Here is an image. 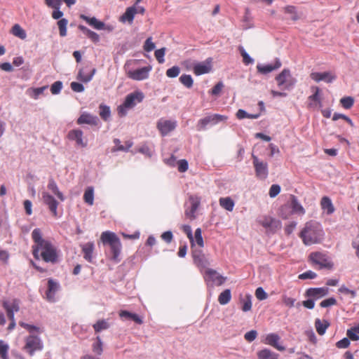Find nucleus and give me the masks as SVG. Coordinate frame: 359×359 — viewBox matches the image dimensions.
<instances>
[{
	"label": "nucleus",
	"instance_id": "864d4df0",
	"mask_svg": "<svg viewBox=\"0 0 359 359\" xmlns=\"http://www.w3.org/2000/svg\"><path fill=\"white\" fill-rule=\"evenodd\" d=\"M62 82L57 81L54 82L50 86V91L53 95H57L60 93L62 88Z\"/></svg>",
	"mask_w": 359,
	"mask_h": 359
},
{
	"label": "nucleus",
	"instance_id": "7c9ffc66",
	"mask_svg": "<svg viewBox=\"0 0 359 359\" xmlns=\"http://www.w3.org/2000/svg\"><path fill=\"white\" fill-rule=\"evenodd\" d=\"M95 72L96 69L93 68L91 72L88 74H85L84 69H80L76 76V79L77 80L86 83L90 82L93 79Z\"/></svg>",
	"mask_w": 359,
	"mask_h": 359
},
{
	"label": "nucleus",
	"instance_id": "603ef678",
	"mask_svg": "<svg viewBox=\"0 0 359 359\" xmlns=\"http://www.w3.org/2000/svg\"><path fill=\"white\" fill-rule=\"evenodd\" d=\"M252 309L251 295L247 294L245 299L243 300L242 310L244 312L250 311Z\"/></svg>",
	"mask_w": 359,
	"mask_h": 359
},
{
	"label": "nucleus",
	"instance_id": "a18cd8bd",
	"mask_svg": "<svg viewBox=\"0 0 359 359\" xmlns=\"http://www.w3.org/2000/svg\"><path fill=\"white\" fill-rule=\"evenodd\" d=\"M3 306L5 310L12 311L14 313L18 312L20 309L19 304L17 300H13L12 303L4 302Z\"/></svg>",
	"mask_w": 359,
	"mask_h": 359
},
{
	"label": "nucleus",
	"instance_id": "bf43d9fd",
	"mask_svg": "<svg viewBox=\"0 0 359 359\" xmlns=\"http://www.w3.org/2000/svg\"><path fill=\"white\" fill-rule=\"evenodd\" d=\"M337 304V300L334 297H330L326 299L323 300L320 303V306L323 308H327L329 306H334Z\"/></svg>",
	"mask_w": 359,
	"mask_h": 359
},
{
	"label": "nucleus",
	"instance_id": "9b49d317",
	"mask_svg": "<svg viewBox=\"0 0 359 359\" xmlns=\"http://www.w3.org/2000/svg\"><path fill=\"white\" fill-rule=\"evenodd\" d=\"M177 123L175 121L160 119L157 123V128L162 136L167 135L169 133L175 130Z\"/></svg>",
	"mask_w": 359,
	"mask_h": 359
},
{
	"label": "nucleus",
	"instance_id": "37998d69",
	"mask_svg": "<svg viewBox=\"0 0 359 359\" xmlns=\"http://www.w3.org/2000/svg\"><path fill=\"white\" fill-rule=\"evenodd\" d=\"M238 50L241 56L243 57V62L245 65H248L254 63V59L250 56V55L245 51L243 46H239Z\"/></svg>",
	"mask_w": 359,
	"mask_h": 359
},
{
	"label": "nucleus",
	"instance_id": "c85d7f7f",
	"mask_svg": "<svg viewBox=\"0 0 359 359\" xmlns=\"http://www.w3.org/2000/svg\"><path fill=\"white\" fill-rule=\"evenodd\" d=\"M330 325V324L327 320H320V318L315 320V327L318 334L320 335H323Z\"/></svg>",
	"mask_w": 359,
	"mask_h": 359
},
{
	"label": "nucleus",
	"instance_id": "c03bdc74",
	"mask_svg": "<svg viewBox=\"0 0 359 359\" xmlns=\"http://www.w3.org/2000/svg\"><path fill=\"white\" fill-rule=\"evenodd\" d=\"M180 81L187 88H191L194 84V80L189 74H182L180 77Z\"/></svg>",
	"mask_w": 359,
	"mask_h": 359
},
{
	"label": "nucleus",
	"instance_id": "0e129e2a",
	"mask_svg": "<svg viewBox=\"0 0 359 359\" xmlns=\"http://www.w3.org/2000/svg\"><path fill=\"white\" fill-rule=\"evenodd\" d=\"M20 325L22 327L27 329L31 334H33L34 332H39L40 330L39 327L23 322L20 323Z\"/></svg>",
	"mask_w": 359,
	"mask_h": 359
},
{
	"label": "nucleus",
	"instance_id": "13d9d810",
	"mask_svg": "<svg viewBox=\"0 0 359 359\" xmlns=\"http://www.w3.org/2000/svg\"><path fill=\"white\" fill-rule=\"evenodd\" d=\"M255 297L257 299L262 301L267 299L268 294L262 287H259L255 290Z\"/></svg>",
	"mask_w": 359,
	"mask_h": 359
},
{
	"label": "nucleus",
	"instance_id": "6e6552de",
	"mask_svg": "<svg viewBox=\"0 0 359 359\" xmlns=\"http://www.w3.org/2000/svg\"><path fill=\"white\" fill-rule=\"evenodd\" d=\"M42 348L43 344L39 337L31 334L27 337L25 349L30 355H33L35 351H41Z\"/></svg>",
	"mask_w": 359,
	"mask_h": 359
},
{
	"label": "nucleus",
	"instance_id": "a878e982",
	"mask_svg": "<svg viewBox=\"0 0 359 359\" xmlns=\"http://www.w3.org/2000/svg\"><path fill=\"white\" fill-rule=\"evenodd\" d=\"M193 258L194 263L201 268L205 269L210 265L208 258L201 251L194 252Z\"/></svg>",
	"mask_w": 359,
	"mask_h": 359
},
{
	"label": "nucleus",
	"instance_id": "2f4dec72",
	"mask_svg": "<svg viewBox=\"0 0 359 359\" xmlns=\"http://www.w3.org/2000/svg\"><path fill=\"white\" fill-rule=\"evenodd\" d=\"M322 209L327 214L331 215L334 211V208L332 203L331 199L327 196H324L320 202Z\"/></svg>",
	"mask_w": 359,
	"mask_h": 359
},
{
	"label": "nucleus",
	"instance_id": "f3484780",
	"mask_svg": "<svg viewBox=\"0 0 359 359\" xmlns=\"http://www.w3.org/2000/svg\"><path fill=\"white\" fill-rule=\"evenodd\" d=\"M100 120L97 116L88 112L82 113L76 121L79 125L88 124L90 126H97Z\"/></svg>",
	"mask_w": 359,
	"mask_h": 359
},
{
	"label": "nucleus",
	"instance_id": "393cba45",
	"mask_svg": "<svg viewBox=\"0 0 359 359\" xmlns=\"http://www.w3.org/2000/svg\"><path fill=\"white\" fill-rule=\"evenodd\" d=\"M59 285L52 279L48 281V290L46 292V299L49 302H55V294L57 291Z\"/></svg>",
	"mask_w": 359,
	"mask_h": 359
},
{
	"label": "nucleus",
	"instance_id": "a19ab883",
	"mask_svg": "<svg viewBox=\"0 0 359 359\" xmlns=\"http://www.w3.org/2000/svg\"><path fill=\"white\" fill-rule=\"evenodd\" d=\"M11 33L20 39H25L27 36L26 32L18 24L13 26Z\"/></svg>",
	"mask_w": 359,
	"mask_h": 359
},
{
	"label": "nucleus",
	"instance_id": "c756f323",
	"mask_svg": "<svg viewBox=\"0 0 359 359\" xmlns=\"http://www.w3.org/2000/svg\"><path fill=\"white\" fill-rule=\"evenodd\" d=\"M48 189L52 191L53 194H55L58 199L61 201H64L65 200V197L63 194L59 190V188L53 178H50L48 184Z\"/></svg>",
	"mask_w": 359,
	"mask_h": 359
},
{
	"label": "nucleus",
	"instance_id": "72a5a7b5",
	"mask_svg": "<svg viewBox=\"0 0 359 359\" xmlns=\"http://www.w3.org/2000/svg\"><path fill=\"white\" fill-rule=\"evenodd\" d=\"M258 359H278V354L268 348H264L257 352Z\"/></svg>",
	"mask_w": 359,
	"mask_h": 359
},
{
	"label": "nucleus",
	"instance_id": "cd10ccee",
	"mask_svg": "<svg viewBox=\"0 0 359 359\" xmlns=\"http://www.w3.org/2000/svg\"><path fill=\"white\" fill-rule=\"evenodd\" d=\"M135 7H128L126 8L125 13L120 17L119 20L123 23L128 22L131 25L135 15Z\"/></svg>",
	"mask_w": 359,
	"mask_h": 359
},
{
	"label": "nucleus",
	"instance_id": "5701e85b",
	"mask_svg": "<svg viewBox=\"0 0 359 359\" xmlns=\"http://www.w3.org/2000/svg\"><path fill=\"white\" fill-rule=\"evenodd\" d=\"M80 18L85 20L90 26L93 27L97 30H103L106 29L105 24L98 20L95 17L90 18L84 14L80 15Z\"/></svg>",
	"mask_w": 359,
	"mask_h": 359
},
{
	"label": "nucleus",
	"instance_id": "473e14b6",
	"mask_svg": "<svg viewBox=\"0 0 359 359\" xmlns=\"http://www.w3.org/2000/svg\"><path fill=\"white\" fill-rule=\"evenodd\" d=\"M291 208L292 211L294 213L304 215L305 213V210L303 206L300 204L298 199L296 196H291Z\"/></svg>",
	"mask_w": 359,
	"mask_h": 359
},
{
	"label": "nucleus",
	"instance_id": "9d476101",
	"mask_svg": "<svg viewBox=\"0 0 359 359\" xmlns=\"http://www.w3.org/2000/svg\"><path fill=\"white\" fill-rule=\"evenodd\" d=\"M259 223L268 231L274 233L281 226L280 222L271 217L264 216L258 220Z\"/></svg>",
	"mask_w": 359,
	"mask_h": 359
},
{
	"label": "nucleus",
	"instance_id": "e2e57ef3",
	"mask_svg": "<svg viewBox=\"0 0 359 359\" xmlns=\"http://www.w3.org/2000/svg\"><path fill=\"white\" fill-rule=\"evenodd\" d=\"M143 48L147 52H151L155 48V43L152 41L151 37H149L146 39Z\"/></svg>",
	"mask_w": 359,
	"mask_h": 359
},
{
	"label": "nucleus",
	"instance_id": "423d86ee",
	"mask_svg": "<svg viewBox=\"0 0 359 359\" xmlns=\"http://www.w3.org/2000/svg\"><path fill=\"white\" fill-rule=\"evenodd\" d=\"M226 119V116L217 114L207 116L198 121L196 126L197 130H204L208 126H215L219 122L225 121Z\"/></svg>",
	"mask_w": 359,
	"mask_h": 359
},
{
	"label": "nucleus",
	"instance_id": "3c124183",
	"mask_svg": "<svg viewBox=\"0 0 359 359\" xmlns=\"http://www.w3.org/2000/svg\"><path fill=\"white\" fill-rule=\"evenodd\" d=\"M180 73V68L178 66H173L166 71V76L168 78H176Z\"/></svg>",
	"mask_w": 359,
	"mask_h": 359
},
{
	"label": "nucleus",
	"instance_id": "412c9836",
	"mask_svg": "<svg viewBox=\"0 0 359 359\" xmlns=\"http://www.w3.org/2000/svg\"><path fill=\"white\" fill-rule=\"evenodd\" d=\"M205 276L208 277L209 280L215 283L217 285H222L226 280V277H224L215 270L211 269H208L205 271Z\"/></svg>",
	"mask_w": 359,
	"mask_h": 359
},
{
	"label": "nucleus",
	"instance_id": "a211bd4d",
	"mask_svg": "<svg viewBox=\"0 0 359 359\" xmlns=\"http://www.w3.org/2000/svg\"><path fill=\"white\" fill-rule=\"evenodd\" d=\"M190 206L187 207L185 210V215L190 219H194L196 218V212L198 208L200 201L194 197L193 196H189Z\"/></svg>",
	"mask_w": 359,
	"mask_h": 359
},
{
	"label": "nucleus",
	"instance_id": "338daca9",
	"mask_svg": "<svg viewBox=\"0 0 359 359\" xmlns=\"http://www.w3.org/2000/svg\"><path fill=\"white\" fill-rule=\"evenodd\" d=\"M71 88L74 92L82 93L84 91L85 88L82 83L73 81L70 84Z\"/></svg>",
	"mask_w": 359,
	"mask_h": 359
},
{
	"label": "nucleus",
	"instance_id": "ea45409f",
	"mask_svg": "<svg viewBox=\"0 0 359 359\" xmlns=\"http://www.w3.org/2000/svg\"><path fill=\"white\" fill-rule=\"evenodd\" d=\"M347 338L349 340L357 341L359 339V324L348 329L346 332Z\"/></svg>",
	"mask_w": 359,
	"mask_h": 359
},
{
	"label": "nucleus",
	"instance_id": "de8ad7c7",
	"mask_svg": "<svg viewBox=\"0 0 359 359\" xmlns=\"http://www.w3.org/2000/svg\"><path fill=\"white\" fill-rule=\"evenodd\" d=\"M68 24V20L65 18H61L57 22V25L59 27L60 35L61 36H65L67 35V26Z\"/></svg>",
	"mask_w": 359,
	"mask_h": 359
},
{
	"label": "nucleus",
	"instance_id": "f257e3e1",
	"mask_svg": "<svg viewBox=\"0 0 359 359\" xmlns=\"http://www.w3.org/2000/svg\"><path fill=\"white\" fill-rule=\"evenodd\" d=\"M32 238L34 243L32 246V252L35 259L40 257L46 262L55 264L57 262V254L55 247L52 243L42 236L41 230L34 229L32 233Z\"/></svg>",
	"mask_w": 359,
	"mask_h": 359
},
{
	"label": "nucleus",
	"instance_id": "dca6fc26",
	"mask_svg": "<svg viewBox=\"0 0 359 359\" xmlns=\"http://www.w3.org/2000/svg\"><path fill=\"white\" fill-rule=\"evenodd\" d=\"M280 340V337L276 333H270L266 334L264 343L266 344L270 345L277 349L278 351H283L285 349V347L279 344V341Z\"/></svg>",
	"mask_w": 359,
	"mask_h": 359
},
{
	"label": "nucleus",
	"instance_id": "2eb2a0df",
	"mask_svg": "<svg viewBox=\"0 0 359 359\" xmlns=\"http://www.w3.org/2000/svg\"><path fill=\"white\" fill-rule=\"evenodd\" d=\"M281 65L282 63L280 60L278 58H276L274 64H258L257 65V69L259 74L266 75L271 73V72L279 69L281 67Z\"/></svg>",
	"mask_w": 359,
	"mask_h": 359
},
{
	"label": "nucleus",
	"instance_id": "ddd939ff",
	"mask_svg": "<svg viewBox=\"0 0 359 359\" xmlns=\"http://www.w3.org/2000/svg\"><path fill=\"white\" fill-rule=\"evenodd\" d=\"M144 94L140 91H135L128 94L123 102L124 107L131 109L134 107L137 102H141L144 99Z\"/></svg>",
	"mask_w": 359,
	"mask_h": 359
},
{
	"label": "nucleus",
	"instance_id": "c9c22d12",
	"mask_svg": "<svg viewBox=\"0 0 359 359\" xmlns=\"http://www.w3.org/2000/svg\"><path fill=\"white\" fill-rule=\"evenodd\" d=\"M219 205L228 211H232L233 210L235 203L233 199L230 197L220 198Z\"/></svg>",
	"mask_w": 359,
	"mask_h": 359
},
{
	"label": "nucleus",
	"instance_id": "f704fd0d",
	"mask_svg": "<svg viewBox=\"0 0 359 359\" xmlns=\"http://www.w3.org/2000/svg\"><path fill=\"white\" fill-rule=\"evenodd\" d=\"M83 200L86 203L93 205L94 203V189L93 187H88L83 194Z\"/></svg>",
	"mask_w": 359,
	"mask_h": 359
},
{
	"label": "nucleus",
	"instance_id": "1a4fd4ad",
	"mask_svg": "<svg viewBox=\"0 0 359 359\" xmlns=\"http://www.w3.org/2000/svg\"><path fill=\"white\" fill-rule=\"evenodd\" d=\"M151 66H146L137 69H130L127 72L128 76L135 81L145 80L149 77Z\"/></svg>",
	"mask_w": 359,
	"mask_h": 359
},
{
	"label": "nucleus",
	"instance_id": "052dcab7",
	"mask_svg": "<svg viewBox=\"0 0 359 359\" xmlns=\"http://www.w3.org/2000/svg\"><path fill=\"white\" fill-rule=\"evenodd\" d=\"M284 11L286 13L291 15V19L293 20H297L298 19L296 8L293 6H287L284 8Z\"/></svg>",
	"mask_w": 359,
	"mask_h": 359
},
{
	"label": "nucleus",
	"instance_id": "4d7b16f0",
	"mask_svg": "<svg viewBox=\"0 0 359 359\" xmlns=\"http://www.w3.org/2000/svg\"><path fill=\"white\" fill-rule=\"evenodd\" d=\"M114 142L116 144L115 150L116 151H128L133 144L131 142H128L127 146L125 147L121 144V142L118 139H115Z\"/></svg>",
	"mask_w": 359,
	"mask_h": 359
},
{
	"label": "nucleus",
	"instance_id": "f8f14e48",
	"mask_svg": "<svg viewBox=\"0 0 359 359\" xmlns=\"http://www.w3.org/2000/svg\"><path fill=\"white\" fill-rule=\"evenodd\" d=\"M328 293L329 288L327 287H310L308 290H306L305 292V296L308 297L309 298H312L315 301L327 296Z\"/></svg>",
	"mask_w": 359,
	"mask_h": 359
},
{
	"label": "nucleus",
	"instance_id": "4c0bfd02",
	"mask_svg": "<svg viewBox=\"0 0 359 359\" xmlns=\"http://www.w3.org/2000/svg\"><path fill=\"white\" fill-rule=\"evenodd\" d=\"M231 299V293L229 289L224 290L218 297V302L221 305L227 304Z\"/></svg>",
	"mask_w": 359,
	"mask_h": 359
},
{
	"label": "nucleus",
	"instance_id": "20e7f679",
	"mask_svg": "<svg viewBox=\"0 0 359 359\" xmlns=\"http://www.w3.org/2000/svg\"><path fill=\"white\" fill-rule=\"evenodd\" d=\"M278 86L282 90H290L292 89L297 82L295 78L291 74L290 70L283 69L282 72L276 76Z\"/></svg>",
	"mask_w": 359,
	"mask_h": 359
},
{
	"label": "nucleus",
	"instance_id": "4be33fe9",
	"mask_svg": "<svg viewBox=\"0 0 359 359\" xmlns=\"http://www.w3.org/2000/svg\"><path fill=\"white\" fill-rule=\"evenodd\" d=\"M210 58L203 62H198L194 66V72L196 75L200 76L210 72L212 66L210 64Z\"/></svg>",
	"mask_w": 359,
	"mask_h": 359
},
{
	"label": "nucleus",
	"instance_id": "b1692460",
	"mask_svg": "<svg viewBox=\"0 0 359 359\" xmlns=\"http://www.w3.org/2000/svg\"><path fill=\"white\" fill-rule=\"evenodd\" d=\"M94 248V243L92 242H88L81 247L83 258L90 263H93Z\"/></svg>",
	"mask_w": 359,
	"mask_h": 359
},
{
	"label": "nucleus",
	"instance_id": "8fccbe9b",
	"mask_svg": "<svg viewBox=\"0 0 359 359\" xmlns=\"http://www.w3.org/2000/svg\"><path fill=\"white\" fill-rule=\"evenodd\" d=\"M340 103L344 109H348L353 105L354 100L352 97H344L340 100Z\"/></svg>",
	"mask_w": 359,
	"mask_h": 359
},
{
	"label": "nucleus",
	"instance_id": "79ce46f5",
	"mask_svg": "<svg viewBox=\"0 0 359 359\" xmlns=\"http://www.w3.org/2000/svg\"><path fill=\"white\" fill-rule=\"evenodd\" d=\"M95 332H100L102 330H107L109 327V324L104 320H99L93 325Z\"/></svg>",
	"mask_w": 359,
	"mask_h": 359
},
{
	"label": "nucleus",
	"instance_id": "7ed1b4c3",
	"mask_svg": "<svg viewBox=\"0 0 359 359\" xmlns=\"http://www.w3.org/2000/svg\"><path fill=\"white\" fill-rule=\"evenodd\" d=\"M100 238L104 245L109 246L111 259L115 262H120L121 243L117 235L114 232L107 231L102 233Z\"/></svg>",
	"mask_w": 359,
	"mask_h": 359
},
{
	"label": "nucleus",
	"instance_id": "4468645a",
	"mask_svg": "<svg viewBox=\"0 0 359 359\" xmlns=\"http://www.w3.org/2000/svg\"><path fill=\"white\" fill-rule=\"evenodd\" d=\"M42 198L43 203L48 207L49 210L51 212V213L54 216H57V206H58V202L55 200V198L50 195L48 192H43L42 193Z\"/></svg>",
	"mask_w": 359,
	"mask_h": 359
},
{
	"label": "nucleus",
	"instance_id": "58836bf2",
	"mask_svg": "<svg viewBox=\"0 0 359 359\" xmlns=\"http://www.w3.org/2000/svg\"><path fill=\"white\" fill-rule=\"evenodd\" d=\"M93 351L97 355H101L103 352V344L100 336L95 339V341L92 345Z\"/></svg>",
	"mask_w": 359,
	"mask_h": 359
},
{
	"label": "nucleus",
	"instance_id": "0eeeda50",
	"mask_svg": "<svg viewBox=\"0 0 359 359\" xmlns=\"http://www.w3.org/2000/svg\"><path fill=\"white\" fill-rule=\"evenodd\" d=\"M252 158L256 177L259 180H266L269 175L268 163L260 160L253 154H252Z\"/></svg>",
	"mask_w": 359,
	"mask_h": 359
},
{
	"label": "nucleus",
	"instance_id": "aec40b11",
	"mask_svg": "<svg viewBox=\"0 0 359 359\" xmlns=\"http://www.w3.org/2000/svg\"><path fill=\"white\" fill-rule=\"evenodd\" d=\"M310 76L316 82L323 81L327 83H332L336 79V76L329 72H313L311 74Z\"/></svg>",
	"mask_w": 359,
	"mask_h": 359
},
{
	"label": "nucleus",
	"instance_id": "680f3d73",
	"mask_svg": "<svg viewBox=\"0 0 359 359\" xmlns=\"http://www.w3.org/2000/svg\"><path fill=\"white\" fill-rule=\"evenodd\" d=\"M224 84L222 81L218 82L210 91V93L212 95L217 96L220 94Z\"/></svg>",
	"mask_w": 359,
	"mask_h": 359
},
{
	"label": "nucleus",
	"instance_id": "774afa93",
	"mask_svg": "<svg viewBox=\"0 0 359 359\" xmlns=\"http://www.w3.org/2000/svg\"><path fill=\"white\" fill-rule=\"evenodd\" d=\"M257 336V332L256 330H252L245 334L244 338L247 341L252 342L256 339Z\"/></svg>",
	"mask_w": 359,
	"mask_h": 359
},
{
	"label": "nucleus",
	"instance_id": "bb28decb",
	"mask_svg": "<svg viewBox=\"0 0 359 359\" xmlns=\"http://www.w3.org/2000/svg\"><path fill=\"white\" fill-rule=\"evenodd\" d=\"M119 317L123 320H133L138 325H141L143 323L142 318L140 316L126 310H121L119 311Z\"/></svg>",
	"mask_w": 359,
	"mask_h": 359
},
{
	"label": "nucleus",
	"instance_id": "09e8293b",
	"mask_svg": "<svg viewBox=\"0 0 359 359\" xmlns=\"http://www.w3.org/2000/svg\"><path fill=\"white\" fill-rule=\"evenodd\" d=\"M8 345L3 340H0V357L2 359H8Z\"/></svg>",
	"mask_w": 359,
	"mask_h": 359
},
{
	"label": "nucleus",
	"instance_id": "6e6d98bb",
	"mask_svg": "<svg viewBox=\"0 0 359 359\" xmlns=\"http://www.w3.org/2000/svg\"><path fill=\"white\" fill-rule=\"evenodd\" d=\"M48 88V86H42V87H39V88H32V97L34 99V100H37L39 97L40 95L43 94V92L47 90Z\"/></svg>",
	"mask_w": 359,
	"mask_h": 359
},
{
	"label": "nucleus",
	"instance_id": "69168bd1",
	"mask_svg": "<svg viewBox=\"0 0 359 359\" xmlns=\"http://www.w3.org/2000/svg\"><path fill=\"white\" fill-rule=\"evenodd\" d=\"M280 192V187L278 184H272L269 189V194L271 198H274Z\"/></svg>",
	"mask_w": 359,
	"mask_h": 359
},
{
	"label": "nucleus",
	"instance_id": "49530a36",
	"mask_svg": "<svg viewBox=\"0 0 359 359\" xmlns=\"http://www.w3.org/2000/svg\"><path fill=\"white\" fill-rule=\"evenodd\" d=\"M313 90H314V93L309 97V100L313 102H315L320 107L322 106L321 98L320 96V88L318 87H313Z\"/></svg>",
	"mask_w": 359,
	"mask_h": 359
},
{
	"label": "nucleus",
	"instance_id": "5fc2aeb1",
	"mask_svg": "<svg viewBox=\"0 0 359 359\" xmlns=\"http://www.w3.org/2000/svg\"><path fill=\"white\" fill-rule=\"evenodd\" d=\"M165 48H161L160 49H157L154 53L155 57L160 64H162L165 62L164 56L165 54Z\"/></svg>",
	"mask_w": 359,
	"mask_h": 359
},
{
	"label": "nucleus",
	"instance_id": "f03ea898",
	"mask_svg": "<svg viewBox=\"0 0 359 359\" xmlns=\"http://www.w3.org/2000/svg\"><path fill=\"white\" fill-rule=\"evenodd\" d=\"M300 237L305 245H311L321 242L324 231L318 222L310 221L306 223L300 233Z\"/></svg>",
	"mask_w": 359,
	"mask_h": 359
},
{
	"label": "nucleus",
	"instance_id": "6ab92c4d",
	"mask_svg": "<svg viewBox=\"0 0 359 359\" xmlns=\"http://www.w3.org/2000/svg\"><path fill=\"white\" fill-rule=\"evenodd\" d=\"M83 131L80 129L72 130L68 133L67 137L70 140L76 142L77 146L86 147L87 142L83 140Z\"/></svg>",
	"mask_w": 359,
	"mask_h": 359
},
{
	"label": "nucleus",
	"instance_id": "e433bc0d",
	"mask_svg": "<svg viewBox=\"0 0 359 359\" xmlns=\"http://www.w3.org/2000/svg\"><path fill=\"white\" fill-rule=\"evenodd\" d=\"M99 114L102 120L107 121L111 116V109L109 106L101 104L99 106Z\"/></svg>",
	"mask_w": 359,
	"mask_h": 359
},
{
	"label": "nucleus",
	"instance_id": "39448f33",
	"mask_svg": "<svg viewBox=\"0 0 359 359\" xmlns=\"http://www.w3.org/2000/svg\"><path fill=\"white\" fill-rule=\"evenodd\" d=\"M309 258L312 263L318 265L319 269H332L334 264L330 258L325 254L316 252L311 253Z\"/></svg>",
	"mask_w": 359,
	"mask_h": 359
}]
</instances>
